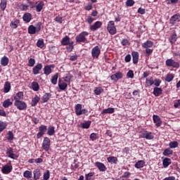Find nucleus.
<instances>
[{
    "mask_svg": "<svg viewBox=\"0 0 180 180\" xmlns=\"http://www.w3.org/2000/svg\"><path fill=\"white\" fill-rule=\"evenodd\" d=\"M89 33L86 31H83L75 37L77 43H86L88 41V36Z\"/></svg>",
    "mask_w": 180,
    "mask_h": 180,
    "instance_id": "nucleus-1",
    "label": "nucleus"
},
{
    "mask_svg": "<svg viewBox=\"0 0 180 180\" xmlns=\"http://www.w3.org/2000/svg\"><path fill=\"white\" fill-rule=\"evenodd\" d=\"M107 30L112 36H114V34L117 33V29H116V26H115V21L110 20L108 22L107 25Z\"/></svg>",
    "mask_w": 180,
    "mask_h": 180,
    "instance_id": "nucleus-2",
    "label": "nucleus"
},
{
    "mask_svg": "<svg viewBox=\"0 0 180 180\" xmlns=\"http://www.w3.org/2000/svg\"><path fill=\"white\" fill-rule=\"evenodd\" d=\"M140 134L141 139H146V140H153L154 139V133L147 130L141 131Z\"/></svg>",
    "mask_w": 180,
    "mask_h": 180,
    "instance_id": "nucleus-3",
    "label": "nucleus"
},
{
    "mask_svg": "<svg viewBox=\"0 0 180 180\" xmlns=\"http://www.w3.org/2000/svg\"><path fill=\"white\" fill-rule=\"evenodd\" d=\"M6 154L8 158H11V160H18L19 158V155L16 153H13V148L8 147L6 150Z\"/></svg>",
    "mask_w": 180,
    "mask_h": 180,
    "instance_id": "nucleus-4",
    "label": "nucleus"
},
{
    "mask_svg": "<svg viewBox=\"0 0 180 180\" xmlns=\"http://www.w3.org/2000/svg\"><path fill=\"white\" fill-rule=\"evenodd\" d=\"M14 105L18 110H26L27 109V104L22 100L15 101Z\"/></svg>",
    "mask_w": 180,
    "mask_h": 180,
    "instance_id": "nucleus-5",
    "label": "nucleus"
},
{
    "mask_svg": "<svg viewBox=\"0 0 180 180\" xmlns=\"http://www.w3.org/2000/svg\"><path fill=\"white\" fill-rule=\"evenodd\" d=\"M37 27H34V25H30L28 27V33L29 34H36L37 32H40L41 30V22H39L37 25Z\"/></svg>",
    "mask_w": 180,
    "mask_h": 180,
    "instance_id": "nucleus-6",
    "label": "nucleus"
},
{
    "mask_svg": "<svg viewBox=\"0 0 180 180\" xmlns=\"http://www.w3.org/2000/svg\"><path fill=\"white\" fill-rule=\"evenodd\" d=\"M165 65L167 67H172L173 68H179V63L174 61L172 58H169L166 60Z\"/></svg>",
    "mask_w": 180,
    "mask_h": 180,
    "instance_id": "nucleus-7",
    "label": "nucleus"
},
{
    "mask_svg": "<svg viewBox=\"0 0 180 180\" xmlns=\"http://www.w3.org/2000/svg\"><path fill=\"white\" fill-rule=\"evenodd\" d=\"M12 169H13L12 164H6L4 166H3L1 169V172L4 175H8V174H11V172H12Z\"/></svg>",
    "mask_w": 180,
    "mask_h": 180,
    "instance_id": "nucleus-8",
    "label": "nucleus"
},
{
    "mask_svg": "<svg viewBox=\"0 0 180 180\" xmlns=\"http://www.w3.org/2000/svg\"><path fill=\"white\" fill-rule=\"evenodd\" d=\"M51 141H50V138L45 137L44 139L43 143H42V148L45 151H49L50 150V146L51 145Z\"/></svg>",
    "mask_w": 180,
    "mask_h": 180,
    "instance_id": "nucleus-9",
    "label": "nucleus"
},
{
    "mask_svg": "<svg viewBox=\"0 0 180 180\" xmlns=\"http://www.w3.org/2000/svg\"><path fill=\"white\" fill-rule=\"evenodd\" d=\"M39 132L37 134V139H41L44 136L46 131H47V126L41 125L39 127Z\"/></svg>",
    "mask_w": 180,
    "mask_h": 180,
    "instance_id": "nucleus-10",
    "label": "nucleus"
},
{
    "mask_svg": "<svg viewBox=\"0 0 180 180\" xmlns=\"http://www.w3.org/2000/svg\"><path fill=\"white\" fill-rule=\"evenodd\" d=\"M91 56L93 58H99V56H101V49H99L98 46H96L91 49Z\"/></svg>",
    "mask_w": 180,
    "mask_h": 180,
    "instance_id": "nucleus-11",
    "label": "nucleus"
},
{
    "mask_svg": "<svg viewBox=\"0 0 180 180\" xmlns=\"http://www.w3.org/2000/svg\"><path fill=\"white\" fill-rule=\"evenodd\" d=\"M122 78H123V73H122V72H117L115 74L110 76V79L114 81V82H117V81L122 79Z\"/></svg>",
    "mask_w": 180,
    "mask_h": 180,
    "instance_id": "nucleus-12",
    "label": "nucleus"
},
{
    "mask_svg": "<svg viewBox=\"0 0 180 180\" xmlns=\"http://www.w3.org/2000/svg\"><path fill=\"white\" fill-rule=\"evenodd\" d=\"M43 69V64L37 63L34 68H32V74L34 75H38L40 74V71Z\"/></svg>",
    "mask_w": 180,
    "mask_h": 180,
    "instance_id": "nucleus-13",
    "label": "nucleus"
},
{
    "mask_svg": "<svg viewBox=\"0 0 180 180\" xmlns=\"http://www.w3.org/2000/svg\"><path fill=\"white\" fill-rule=\"evenodd\" d=\"M180 22V14L179 13L174 14L169 19L170 25H172L173 26L174 25H176V22Z\"/></svg>",
    "mask_w": 180,
    "mask_h": 180,
    "instance_id": "nucleus-14",
    "label": "nucleus"
},
{
    "mask_svg": "<svg viewBox=\"0 0 180 180\" xmlns=\"http://www.w3.org/2000/svg\"><path fill=\"white\" fill-rule=\"evenodd\" d=\"M56 67V65L52 64V65H46L44 68V74L45 75H50L51 72H53V70L51 68H54Z\"/></svg>",
    "mask_w": 180,
    "mask_h": 180,
    "instance_id": "nucleus-15",
    "label": "nucleus"
},
{
    "mask_svg": "<svg viewBox=\"0 0 180 180\" xmlns=\"http://www.w3.org/2000/svg\"><path fill=\"white\" fill-rule=\"evenodd\" d=\"M95 167L98 168V169L100 171V172H105L107 171L108 168L105 165V164L101 162H96L94 163Z\"/></svg>",
    "mask_w": 180,
    "mask_h": 180,
    "instance_id": "nucleus-16",
    "label": "nucleus"
},
{
    "mask_svg": "<svg viewBox=\"0 0 180 180\" xmlns=\"http://www.w3.org/2000/svg\"><path fill=\"white\" fill-rule=\"evenodd\" d=\"M101 27H102V22L96 21L93 25L90 26V30L95 32L98 30V29H101Z\"/></svg>",
    "mask_w": 180,
    "mask_h": 180,
    "instance_id": "nucleus-17",
    "label": "nucleus"
},
{
    "mask_svg": "<svg viewBox=\"0 0 180 180\" xmlns=\"http://www.w3.org/2000/svg\"><path fill=\"white\" fill-rule=\"evenodd\" d=\"M68 86V84L65 82H64L61 79H58L59 89H60L61 91H65L67 89Z\"/></svg>",
    "mask_w": 180,
    "mask_h": 180,
    "instance_id": "nucleus-18",
    "label": "nucleus"
},
{
    "mask_svg": "<svg viewBox=\"0 0 180 180\" xmlns=\"http://www.w3.org/2000/svg\"><path fill=\"white\" fill-rule=\"evenodd\" d=\"M153 122L155 124V126L157 127H160L161 124H162V121H161V118L160 117V116L153 115Z\"/></svg>",
    "mask_w": 180,
    "mask_h": 180,
    "instance_id": "nucleus-19",
    "label": "nucleus"
},
{
    "mask_svg": "<svg viewBox=\"0 0 180 180\" xmlns=\"http://www.w3.org/2000/svg\"><path fill=\"white\" fill-rule=\"evenodd\" d=\"M154 46V42L150 40H147L143 44H142L143 49H151Z\"/></svg>",
    "mask_w": 180,
    "mask_h": 180,
    "instance_id": "nucleus-20",
    "label": "nucleus"
},
{
    "mask_svg": "<svg viewBox=\"0 0 180 180\" xmlns=\"http://www.w3.org/2000/svg\"><path fill=\"white\" fill-rule=\"evenodd\" d=\"M43 8H44V1H39L35 6V11L36 12H41Z\"/></svg>",
    "mask_w": 180,
    "mask_h": 180,
    "instance_id": "nucleus-21",
    "label": "nucleus"
},
{
    "mask_svg": "<svg viewBox=\"0 0 180 180\" xmlns=\"http://www.w3.org/2000/svg\"><path fill=\"white\" fill-rule=\"evenodd\" d=\"M33 174L34 180L40 179V176H41V172L40 171V169H35L33 172Z\"/></svg>",
    "mask_w": 180,
    "mask_h": 180,
    "instance_id": "nucleus-22",
    "label": "nucleus"
},
{
    "mask_svg": "<svg viewBox=\"0 0 180 180\" xmlns=\"http://www.w3.org/2000/svg\"><path fill=\"white\" fill-rule=\"evenodd\" d=\"M81 110H82V104H76L75 105V111L77 116H80Z\"/></svg>",
    "mask_w": 180,
    "mask_h": 180,
    "instance_id": "nucleus-23",
    "label": "nucleus"
},
{
    "mask_svg": "<svg viewBox=\"0 0 180 180\" xmlns=\"http://www.w3.org/2000/svg\"><path fill=\"white\" fill-rule=\"evenodd\" d=\"M22 19L24 22L29 23L32 20V14L30 13H25L22 16Z\"/></svg>",
    "mask_w": 180,
    "mask_h": 180,
    "instance_id": "nucleus-24",
    "label": "nucleus"
},
{
    "mask_svg": "<svg viewBox=\"0 0 180 180\" xmlns=\"http://www.w3.org/2000/svg\"><path fill=\"white\" fill-rule=\"evenodd\" d=\"M131 56H132V58H133V63L134 64H137V63H139V52L137 51H133L131 53Z\"/></svg>",
    "mask_w": 180,
    "mask_h": 180,
    "instance_id": "nucleus-25",
    "label": "nucleus"
},
{
    "mask_svg": "<svg viewBox=\"0 0 180 180\" xmlns=\"http://www.w3.org/2000/svg\"><path fill=\"white\" fill-rule=\"evenodd\" d=\"M70 43V37L67 35L61 39L62 46H68Z\"/></svg>",
    "mask_w": 180,
    "mask_h": 180,
    "instance_id": "nucleus-26",
    "label": "nucleus"
},
{
    "mask_svg": "<svg viewBox=\"0 0 180 180\" xmlns=\"http://www.w3.org/2000/svg\"><path fill=\"white\" fill-rule=\"evenodd\" d=\"M51 98V94L50 93H46L43 96H42V101L41 103H46L49 102L50 98Z\"/></svg>",
    "mask_w": 180,
    "mask_h": 180,
    "instance_id": "nucleus-27",
    "label": "nucleus"
},
{
    "mask_svg": "<svg viewBox=\"0 0 180 180\" xmlns=\"http://www.w3.org/2000/svg\"><path fill=\"white\" fill-rule=\"evenodd\" d=\"M175 78V75L173 73H168L165 78V80L167 82H171L174 80V79Z\"/></svg>",
    "mask_w": 180,
    "mask_h": 180,
    "instance_id": "nucleus-28",
    "label": "nucleus"
},
{
    "mask_svg": "<svg viewBox=\"0 0 180 180\" xmlns=\"http://www.w3.org/2000/svg\"><path fill=\"white\" fill-rule=\"evenodd\" d=\"M153 95H155V96H160V95H162V89L155 87L153 89Z\"/></svg>",
    "mask_w": 180,
    "mask_h": 180,
    "instance_id": "nucleus-29",
    "label": "nucleus"
},
{
    "mask_svg": "<svg viewBox=\"0 0 180 180\" xmlns=\"http://www.w3.org/2000/svg\"><path fill=\"white\" fill-rule=\"evenodd\" d=\"M23 99V91H18L14 96V101H22Z\"/></svg>",
    "mask_w": 180,
    "mask_h": 180,
    "instance_id": "nucleus-30",
    "label": "nucleus"
},
{
    "mask_svg": "<svg viewBox=\"0 0 180 180\" xmlns=\"http://www.w3.org/2000/svg\"><path fill=\"white\" fill-rule=\"evenodd\" d=\"M39 102H40V97H39L37 95H35V96L32 99L31 106H36Z\"/></svg>",
    "mask_w": 180,
    "mask_h": 180,
    "instance_id": "nucleus-31",
    "label": "nucleus"
},
{
    "mask_svg": "<svg viewBox=\"0 0 180 180\" xmlns=\"http://www.w3.org/2000/svg\"><path fill=\"white\" fill-rule=\"evenodd\" d=\"M9 64V58L6 56H4L1 58V65H3V67H6Z\"/></svg>",
    "mask_w": 180,
    "mask_h": 180,
    "instance_id": "nucleus-32",
    "label": "nucleus"
},
{
    "mask_svg": "<svg viewBox=\"0 0 180 180\" xmlns=\"http://www.w3.org/2000/svg\"><path fill=\"white\" fill-rule=\"evenodd\" d=\"M19 23H20V21L18 19H16L11 22L10 26L12 29H17Z\"/></svg>",
    "mask_w": 180,
    "mask_h": 180,
    "instance_id": "nucleus-33",
    "label": "nucleus"
},
{
    "mask_svg": "<svg viewBox=\"0 0 180 180\" xmlns=\"http://www.w3.org/2000/svg\"><path fill=\"white\" fill-rule=\"evenodd\" d=\"M31 88L35 92H37V91L40 89V86L39 85V83H37V82H32L31 84Z\"/></svg>",
    "mask_w": 180,
    "mask_h": 180,
    "instance_id": "nucleus-34",
    "label": "nucleus"
},
{
    "mask_svg": "<svg viewBox=\"0 0 180 180\" xmlns=\"http://www.w3.org/2000/svg\"><path fill=\"white\" fill-rule=\"evenodd\" d=\"M172 162H171V159H169V158H165L163 160V167L164 168H168L169 165H171Z\"/></svg>",
    "mask_w": 180,
    "mask_h": 180,
    "instance_id": "nucleus-35",
    "label": "nucleus"
},
{
    "mask_svg": "<svg viewBox=\"0 0 180 180\" xmlns=\"http://www.w3.org/2000/svg\"><path fill=\"white\" fill-rule=\"evenodd\" d=\"M146 164V162L144 160H139L138 161L135 165V168H137V169H139L140 168H143Z\"/></svg>",
    "mask_w": 180,
    "mask_h": 180,
    "instance_id": "nucleus-36",
    "label": "nucleus"
},
{
    "mask_svg": "<svg viewBox=\"0 0 180 180\" xmlns=\"http://www.w3.org/2000/svg\"><path fill=\"white\" fill-rule=\"evenodd\" d=\"M11 91V82H6L4 84V92L8 94Z\"/></svg>",
    "mask_w": 180,
    "mask_h": 180,
    "instance_id": "nucleus-37",
    "label": "nucleus"
},
{
    "mask_svg": "<svg viewBox=\"0 0 180 180\" xmlns=\"http://www.w3.org/2000/svg\"><path fill=\"white\" fill-rule=\"evenodd\" d=\"M23 176L27 178V179H30L33 176V173H32V171L26 170L23 173Z\"/></svg>",
    "mask_w": 180,
    "mask_h": 180,
    "instance_id": "nucleus-38",
    "label": "nucleus"
},
{
    "mask_svg": "<svg viewBox=\"0 0 180 180\" xmlns=\"http://www.w3.org/2000/svg\"><path fill=\"white\" fill-rule=\"evenodd\" d=\"M101 113H103L104 115L115 113V108H105V109L103 110Z\"/></svg>",
    "mask_w": 180,
    "mask_h": 180,
    "instance_id": "nucleus-39",
    "label": "nucleus"
},
{
    "mask_svg": "<svg viewBox=\"0 0 180 180\" xmlns=\"http://www.w3.org/2000/svg\"><path fill=\"white\" fill-rule=\"evenodd\" d=\"M12 105H13V103H12V101H11L10 98H7L6 100H5L3 102V106L5 108H9V106H12Z\"/></svg>",
    "mask_w": 180,
    "mask_h": 180,
    "instance_id": "nucleus-40",
    "label": "nucleus"
},
{
    "mask_svg": "<svg viewBox=\"0 0 180 180\" xmlns=\"http://www.w3.org/2000/svg\"><path fill=\"white\" fill-rule=\"evenodd\" d=\"M56 128L53 126H50L48 128L47 134L48 136H54V134L56 133Z\"/></svg>",
    "mask_w": 180,
    "mask_h": 180,
    "instance_id": "nucleus-41",
    "label": "nucleus"
},
{
    "mask_svg": "<svg viewBox=\"0 0 180 180\" xmlns=\"http://www.w3.org/2000/svg\"><path fill=\"white\" fill-rule=\"evenodd\" d=\"M58 80V73H56L51 77V82L53 85H57V81Z\"/></svg>",
    "mask_w": 180,
    "mask_h": 180,
    "instance_id": "nucleus-42",
    "label": "nucleus"
},
{
    "mask_svg": "<svg viewBox=\"0 0 180 180\" xmlns=\"http://www.w3.org/2000/svg\"><path fill=\"white\" fill-rule=\"evenodd\" d=\"M107 161L108 162H111V164H117V158L114 156H110L107 158Z\"/></svg>",
    "mask_w": 180,
    "mask_h": 180,
    "instance_id": "nucleus-43",
    "label": "nucleus"
},
{
    "mask_svg": "<svg viewBox=\"0 0 180 180\" xmlns=\"http://www.w3.org/2000/svg\"><path fill=\"white\" fill-rule=\"evenodd\" d=\"M27 4L30 9H34V8H36V5L38 4V1L34 2L30 0H27Z\"/></svg>",
    "mask_w": 180,
    "mask_h": 180,
    "instance_id": "nucleus-44",
    "label": "nucleus"
},
{
    "mask_svg": "<svg viewBox=\"0 0 180 180\" xmlns=\"http://www.w3.org/2000/svg\"><path fill=\"white\" fill-rule=\"evenodd\" d=\"M7 126L8 124H6V122L0 121V133H2V131H4L5 129H6Z\"/></svg>",
    "mask_w": 180,
    "mask_h": 180,
    "instance_id": "nucleus-45",
    "label": "nucleus"
},
{
    "mask_svg": "<svg viewBox=\"0 0 180 180\" xmlns=\"http://www.w3.org/2000/svg\"><path fill=\"white\" fill-rule=\"evenodd\" d=\"M174 151L172 150H171L170 148H166L164 151H163V155H165V157H167V155H172Z\"/></svg>",
    "mask_w": 180,
    "mask_h": 180,
    "instance_id": "nucleus-46",
    "label": "nucleus"
},
{
    "mask_svg": "<svg viewBox=\"0 0 180 180\" xmlns=\"http://www.w3.org/2000/svg\"><path fill=\"white\" fill-rule=\"evenodd\" d=\"M95 175V172H89V174H85L86 180H95L92 176Z\"/></svg>",
    "mask_w": 180,
    "mask_h": 180,
    "instance_id": "nucleus-47",
    "label": "nucleus"
},
{
    "mask_svg": "<svg viewBox=\"0 0 180 180\" xmlns=\"http://www.w3.org/2000/svg\"><path fill=\"white\" fill-rule=\"evenodd\" d=\"M82 129H89L91 127V121H87L81 124Z\"/></svg>",
    "mask_w": 180,
    "mask_h": 180,
    "instance_id": "nucleus-48",
    "label": "nucleus"
},
{
    "mask_svg": "<svg viewBox=\"0 0 180 180\" xmlns=\"http://www.w3.org/2000/svg\"><path fill=\"white\" fill-rule=\"evenodd\" d=\"M6 5H7L6 0H1L0 8L1 11H5V9H6Z\"/></svg>",
    "mask_w": 180,
    "mask_h": 180,
    "instance_id": "nucleus-49",
    "label": "nucleus"
},
{
    "mask_svg": "<svg viewBox=\"0 0 180 180\" xmlns=\"http://www.w3.org/2000/svg\"><path fill=\"white\" fill-rule=\"evenodd\" d=\"M19 8H20V11H29V6H28V4H21L19 6Z\"/></svg>",
    "mask_w": 180,
    "mask_h": 180,
    "instance_id": "nucleus-50",
    "label": "nucleus"
},
{
    "mask_svg": "<svg viewBox=\"0 0 180 180\" xmlns=\"http://www.w3.org/2000/svg\"><path fill=\"white\" fill-rule=\"evenodd\" d=\"M66 50H68V51L69 53H71V51H72V50H74V41H71L68 46L66 47Z\"/></svg>",
    "mask_w": 180,
    "mask_h": 180,
    "instance_id": "nucleus-51",
    "label": "nucleus"
},
{
    "mask_svg": "<svg viewBox=\"0 0 180 180\" xmlns=\"http://www.w3.org/2000/svg\"><path fill=\"white\" fill-rule=\"evenodd\" d=\"M72 75L70 74L67 75L65 77H63V80L65 82H71V79H72Z\"/></svg>",
    "mask_w": 180,
    "mask_h": 180,
    "instance_id": "nucleus-52",
    "label": "nucleus"
},
{
    "mask_svg": "<svg viewBox=\"0 0 180 180\" xmlns=\"http://www.w3.org/2000/svg\"><path fill=\"white\" fill-rule=\"evenodd\" d=\"M103 92V89L102 87H96L94 89V94L96 95H101Z\"/></svg>",
    "mask_w": 180,
    "mask_h": 180,
    "instance_id": "nucleus-53",
    "label": "nucleus"
},
{
    "mask_svg": "<svg viewBox=\"0 0 180 180\" xmlns=\"http://www.w3.org/2000/svg\"><path fill=\"white\" fill-rule=\"evenodd\" d=\"M169 40L172 44H173V43H175L176 41V34H172L170 36Z\"/></svg>",
    "mask_w": 180,
    "mask_h": 180,
    "instance_id": "nucleus-54",
    "label": "nucleus"
},
{
    "mask_svg": "<svg viewBox=\"0 0 180 180\" xmlns=\"http://www.w3.org/2000/svg\"><path fill=\"white\" fill-rule=\"evenodd\" d=\"M179 143L178 141H172L169 143V147L170 148H176V147H178Z\"/></svg>",
    "mask_w": 180,
    "mask_h": 180,
    "instance_id": "nucleus-55",
    "label": "nucleus"
},
{
    "mask_svg": "<svg viewBox=\"0 0 180 180\" xmlns=\"http://www.w3.org/2000/svg\"><path fill=\"white\" fill-rule=\"evenodd\" d=\"M14 136H13V133L11 131H8L7 133V140L8 141H12L13 140Z\"/></svg>",
    "mask_w": 180,
    "mask_h": 180,
    "instance_id": "nucleus-56",
    "label": "nucleus"
},
{
    "mask_svg": "<svg viewBox=\"0 0 180 180\" xmlns=\"http://www.w3.org/2000/svg\"><path fill=\"white\" fill-rule=\"evenodd\" d=\"M37 47H39V49H43V47H44V41L39 39L37 42Z\"/></svg>",
    "mask_w": 180,
    "mask_h": 180,
    "instance_id": "nucleus-57",
    "label": "nucleus"
},
{
    "mask_svg": "<svg viewBox=\"0 0 180 180\" xmlns=\"http://www.w3.org/2000/svg\"><path fill=\"white\" fill-rule=\"evenodd\" d=\"M36 64V60L34 58H30L28 60V67H34Z\"/></svg>",
    "mask_w": 180,
    "mask_h": 180,
    "instance_id": "nucleus-58",
    "label": "nucleus"
},
{
    "mask_svg": "<svg viewBox=\"0 0 180 180\" xmlns=\"http://www.w3.org/2000/svg\"><path fill=\"white\" fill-rule=\"evenodd\" d=\"M94 20L95 18H92L91 15H89L85 20V22H86V23H88L89 25H92Z\"/></svg>",
    "mask_w": 180,
    "mask_h": 180,
    "instance_id": "nucleus-59",
    "label": "nucleus"
},
{
    "mask_svg": "<svg viewBox=\"0 0 180 180\" xmlns=\"http://www.w3.org/2000/svg\"><path fill=\"white\" fill-rule=\"evenodd\" d=\"M146 84L147 86H151V85H154V80H153V77H151L150 79H146Z\"/></svg>",
    "mask_w": 180,
    "mask_h": 180,
    "instance_id": "nucleus-60",
    "label": "nucleus"
},
{
    "mask_svg": "<svg viewBox=\"0 0 180 180\" xmlns=\"http://www.w3.org/2000/svg\"><path fill=\"white\" fill-rule=\"evenodd\" d=\"M122 46H130V41L127 39H123L121 41Z\"/></svg>",
    "mask_w": 180,
    "mask_h": 180,
    "instance_id": "nucleus-61",
    "label": "nucleus"
},
{
    "mask_svg": "<svg viewBox=\"0 0 180 180\" xmlns=\"http://www.w3.org/2000/svg\"><path fill=\"white\" fill-rule=\"evenodd\" d=\"M44 179H50V170H46V172L44 174Z\"/></svg>",
    "mask_w": 180,
    "mask_h": 180,
    "instance_id": "nucleus-62",
    "label": "nucleus"
},
{
    "mask_svg": "<svg viewBox=\"0 0 180 180\" xmlns=\"http://www.w3.org/2000/svg\"><path fill=\"white\" fill-rule=\"evenodd\" d=\"M134 4V0H127L126 1V6H133Z\"/></svg>",
    "mask_w": 180,
    "mask_h": 180,
    "instance_id": "nucleus-63",
    "label": "nucleus"
},
{
    "mask_svg": "<svg viewBox=\"0 0 180 180\" xmlns=\"http://www.w3.org/2000/svg\"><path fill=\"white\" fill-rule=\"evenodd\" d=\"M174 108H180V100H176L174 103Z\"/></svg>",
    "mask_w": 180,
    "mask_h": 180,
    "instance_id": "nucleus-64",
    "label": "nucleus"
}]
</instances>
